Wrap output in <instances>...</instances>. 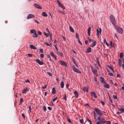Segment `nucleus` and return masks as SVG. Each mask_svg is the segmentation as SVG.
Returning <instances> with one entry per match:
<instances>
[{"instance_id": "nucleus-1", "label": "nucleus", "mask_w": 124, "mask_h": 124, "mask_svg": "<svg viewBox=\"0 0 124 124\" xmlns=\"http://www.w3.org/2000/svg\"><path fill=\"white\" fill-rule=\"evenodd\" d=\"M97 119L101 124H103L105 123L106 124H108V121H105L104 119L103 118H101L100 116H98Z\"/></svg>"}, {"instance_id": "nucleus-2", "label": "nucleus", "mask_w": 124, "mask_h": 124, "mask_svg": "<svg viewBox=\"0 0 124 124\" xmlns=\"http://www.w3.org/2000/svg\"><path fill=\"white\" fill-rule=\"evenodd\" d=\"M109 18L111 22L112 23V24L114 26L115 25L116 23L115 18L114 16L112 15H110V16Z\"/></svg>"}, {"instance_id": "nucleus-3", "label": "nucleus", "mask_w": 124, "mask_h": 124, "mask_svg": "<svg viewBox=\"0 0 124 124\" xmlns=\"http://www.w3.org/2000/svg\"><path fill=\"white\" fill-rule=\"evenodd\" d=\"M114 26L119 33L121 34L123 33V31L122 28L116 25H115Z\"/></svg>"}, {"instance_id": "nucleus-4", "label": "nucleus", "mask_w": 124, "mask_h": 124, "mask_svg": "<svg viewBox=\"0 0 124 124\" xmlns=\"http://www.w3.org/2000/svg\"><path fill=\"white\" fill-rule=\"evenodd\" d=\"M94 110L98 115L100 116L102 115V112L99 109L95 108Z\"/></svg>"}, {"instance_id": "nucleus-5", "label": "nucleus", "mask_w": 124, "mask_h": 124, "mask_svg": "<svg viewBox=\"0 0 124 124\" xmlns=\"http://www.w3.org/2000/svg\"><path fill=\"white\" fill-rule=\"evenodd\" d=\"M72 69L74 71L77 73H81V72L78 69L76 68L74 65L72 66Z\"/></svg>"}, {"instance_id": "nucleus-6", "label": "nucleus", "mask_w": 124, "mask_h": 124, "mask_svg": "<svg viewBox=\"0 0 124 124\" xmlns=\"http://www.w3.org/2000/svg\"><path fill=\"white\" fill-rule=\"evenodd\" d=\"M97 31V36L98 37H99V36L100 34H101V28H99V29H97L96 30Z\"/></svg>"}, {"instance_id": "nucleus-7", "label": "nucleus", "mask_w": 124, "mask_h": 124, "mask_svg": "<svg viewBox=\"0 0 124 124\" xmlns=\"http://www.w3.org/2000/svg\"><path fill=\"white\" fill-rule=\"evenodd\" d=\"M57 2L58 3V6L62 8L63 9H65V7L59 1L57 0Z\"/></svg>"}, {"instance_id": "nucleus-8", "label": "nucleus", "mask_w": 124, "mask_h": 124, "mask_svg": "<svg viewBox=\"0 0 124 124\" xmlns=\"http://www.w3.org/2000/svg\"><path fill=\"white\" fill-rule=\"evenodd\" d=\"M35 16L34 15L32 14H29L27 17V19H29L30 18H33Z\"/></svg>"}, {"instance_id": "nucleus-9", "label": "nucleus", "mask_w": 124, "mask_h": 124, "mask_svg": "<svg viewBox=\"0 0 124 124\" xmlns=\"http://www.w3.org/2000/svg\"><path fill=\"white\" fill-rule=\"evenodd\" d=\"M60 63L62 65H64L66 67L67 66V64L64 61H63L61 60L60 61Z\"/></svg>"}, {"instance_id": "nucleus-10", "label": "nucleus", "mask_w": 124, "mask_h": 124, "mask_svg": "<svg viewBox=\"0 0 124 124\" xmlns=\"http://www.w3.org/2000/svg\"><path fill=\"white\" fill-rule=\"evenodd\" d=\"M33 5L36 8L38 9H42V7L41 6L35 3Z\"/></svg>"}, {"instance_id": "nucleus-11", "label": "nucleus", "mask_w": 124, "mask_h": 124, "mask_svg": "<svg viewBox=\"0 0 124 124\" xmlns=\"http://www.w3.org/2000/svg\"><path fill=\"white\" fill-rule=\"evenodd\" d=\"M36 62H37L40 65H42L43 64V61H41L39 59L36 60Z\"/></svg>"}, {"instance_id": "nucleus-12", "label": "nucleus", "mask_w": 124, "mask_h": 124, "mask_svg": "<svg viewBox=\"0 0 124 124\" xmlns=\"http://www.w3.org/2000/svg\"><path fill=\"white\" fill-rule=\"evenodd\" d=\"M28 91V89L27 87H26L22 91V92L23 93H25L27 91Z\"/></svg>"}, {"instance_id": "nucleus-13", "label": "nucleus", "mask_w": 124, "mask_h": 124, "mask_svg": "<svg viewBox=\"0 0 124 124\" xmlns=\"http://www.w3.org/2000/svg\"><path fill=\"white\" fill-rule=\"evenodd\" d=\"M74 94L76 98H78V93L76 91H74Z\"/></svg>"}, {"instance_id": "nucleus-14", "label": "nucleus", "mask_w": 124, "mask_h": 124, "mask_svg": "<svg viewBox=\"0 0 124 124\" xmlns=\"http://www.w3.org/2000/svg\"><path fill=\"white\" fill-rule=\"evenodd\" d=\"M91 29V28L90 27H89L87 29V33H88V35L89 36H90Z\"/></svg>"}, {"instance_id": "nucleus-15", "label": "nucleus", "mask_w": 124, "mask_h": 124, "mask_svg": "<svg viewBox=\"0 0 124 124\" xmlns=\"http://www.w3.org/2000/svg\"><path fill=\"white\" fill-rule=\"evenodd\" d=\"M100 79L101 81V82L102 83L104 84V83H105V81L104 80V78L102 77L101 76V77Z\"/></svg>"}, {"instance_id": "nucleus-16", "label": "nucleus", "mask_w": 124, "mask_h": 124, "mask_svg": "<svg viewBox=\"0 0 124 124\" xmlns=\"http://www.w3.org/2000/svg\"><path fill=\"white\" fill-rule=\"evenodd\" d=\"M91 48L90 47H88L87 49L86 52L89 53L91 52Z\"/></svg>"}, {"instance_id": "nucleus-17", "label": "nucleus", "mask_w": 124, "mask_h": 124, "mask_svg": "<svg viewBox=\"0 0 124 124\" xmlns=\"http://www.w3.org/2000/svg\"><path fill=\"white\" fill-rule=\"evenodd\" d=\"M96 44V42L95 41H94L93 42V44L91 45V46L93 47L95 46Z\"/></svg>"}, {"instance_id": "nucleus-18", "label": "nucleus", "mask_w": 124, "mask_h": 124, "mask_svg": "<svg viewBox=\"0 0 124 124\" xmlns=\"http://www.w3.org/2000/svg\"><path fill=\"white\" fill-rule=\"evenodd\" d=\"M91 94L92 96H94V98H97V96H96L95 92H92L91 93Z\"/></svg>"}, {"instance_id": "nucleus-19", "label": "nucleus", "mask_w": 124, "mask_h": 124, "mask_svg": "<svg viewBox=\"0 0 124 124\" xmlns=\"http://www.w3.org/2000/svg\"><path fill=\"white\" fill-rule=\"evenodd\" d=\"M32 37L33 38H37L38 37V35L36 32L32 34Z\"/></svg>"}, {"instance_id": "nucleus-20", "label": "nucleus", "mask_w": 124, "mask_h": 124, "mask_svg": "<svg viewBox=\"0 0 124 124\" xmlns=\"http://www.w3.org/2000/svg\"><path fill=\"white\" fill-rule=\"evenodd\" d=\"M92 71L93 73L95 75L96 74L97 72V70H95L93 69V68H92Z\"/></svg>"}, {"instance_id": "nucleus-21", "label": "nucleus", "mask_w": 124, "mask_h": 124, "mask_svg": "<svg viewBox=\"0 0 124 124\" xmlns=\"http://www.w3.org/2000/svg\"><path fill=\"white\" fill-rule=\"evenodd\" d=\"M69 28L71 32H72L73 33L74 32V30L73 28L71 26H70Z\"/></svg>"}, {"instance_id": "nucleus-22", "label": "nucleus", "mask_w": 124, "mask_h": 124, "mask_svg": "<svg viewBox=\"0 0 124 124\" xmlns=\"http://www.w3.org/2000/svg\"><path fill=\"white\" fill-rule=\"evenodd\" d=\"M118 109L119 111H121L120 112L121 113L124 112V108H118Z\"/></svg>"}, {"instance_id": "nucleus-23", "label": "nucleus", "mask_w": 124, "mask_h": 124, "mask_svg": "<svg viewBox=\"0 0 124 124\" xmlns=\"http://www.w3.org/2000/svg\"><path fill=\"white\" fill-rule=\"evenodd\" d=\"M42 15L43 16L45 17L47 16V15L45 12H42Z\"/></svg>"}, {"instance_id": "nucleus-24", "label": "nucleus", "mask_w": 124, "mask_h": 124, "mask_svg": "<svg viewBox=\"0 0 124 124\" xmlns=\"http://www.w3.org/2000/svg\"><path fill=\"white\" fill-rule=\"evenodd\" d=\"M83 90L84 92H88V89L86 87H84L83 88Z\"/></svg>"}, {"instance_id": "nucleus-25", "label": "nucleus", "mask_w": 124, "mask_h": 124, "mask_svg": "<svg viewBox=\"0 0 124 124\" xmlns=\"http://www.w3.org/2000/svg\"><path fill=\"white\" fill-rule=\"evenodd\" d=\"M52 93L53 94H55L56 93V90L54 88H53L52 89Z\"/></svg>"}, {"instance_id": "nucleus-26", "label": "nucleus", "mask_w": 124, "mask_h": 124, "mask_svg": "<svg viewBox=\"0 0 124 124\" xmlns=\"http://www.w3.org/2000/svg\"><path fill=\"white\" fill-rule=\"evenodd\" d=\"M64 85L63 82V81H62L60 84V86L62 88H63L64 87Z\"/></svg>"}, {"instance_id": "nucleus-27", "label": "nucleus", "mask_w": 124, "mask_h": 124, "mask_svg": "<svg viewBox=\"0 0 124 124\" xmlns=\"http://www.w3.org/2000/svg\"><path fill=\"white\" fill-rule=\"evenodd\" d=\"M103 42L104 44L108 46V44L105 39H104Z\"/></svg>"}, {"instance_id": "nucleus-28", "label": "nucleus", "mask_w": 124, "mask_h": 124, "mask_svg": "<svg viewBox=\"0 0 124 124\" xmlns=\"http://www.w3.org/2000/svg\"><path fill=\"white\" fill-rule=\"evenodd\" d=\"M30 47L31 48L33 49H36L35 46L32 45H30Z\"/></svg>"}, {"instance_id": "nucleus-29", "label": "nucleus", "mask_w": 124, "mask_h": 124, "mask_svg": "<svg viewBox=\"0 0 124 124\" xmlns=\"http://www.w3.org/2000/svg\"><path fill=\"white\" fill-rule=\"evenodd\" d=\"M57 54L61 56V57H62V56L63 55V54L62 53H60L58 51H57Z\"/></svg>"}, {"instance_id": "nucleus-30", "label": "nucleus", "mask_w": 124, "mask_h": 124, "mask_svg": "<svg viewBox=\"0 0 124 124\" xmlns=\"http://www.w3.org/2000/svg\"><path fill=\"white\" fill-rule=\"evenodd\" d=\"M30 32L32 33H34L36 32V31L34 29L31 30L30 31Z\"/></svg>"}, {"instance_id": "nucleus-31", "label": "nucleus", "mask_w": 124, "mask_h": 124, "mask_svg": "<svg viewBox=\"0 0 124 124\" xmlns=\"http://www.w3.org/2000/svg\"><path fill=\"white\" fill-rule=\"evenodd\" d=\"M110 46L111 47H114V43L113 44V42L112 41H110Z\"/></svg>"}, {"instance_id": "nucleus-32", "label": "nucleus", "mask_w": 124, "mask_h": 124, "mask_svg": "<svg viewBox=\"0 0 124 124\" xmlns=\"http://www.w3.org/2000/svg\"><path fill=\"white\" fill-rule=\"evenodd\" d=\"M104 86L106 88H108V84H105Z\"/></svg>"}, {"instance_id": "nucleus-33", "label": "nucleus", "mask_w": 124, "mask_h": 124, "mask_svg": "<svg viewBox=\"0 0 124 124\" xmlns=\"http://www.w3.org/2000/svg\"><path fill=\"white\" fill-rule=\"evenodd\" d=\"M109 68H110L111 70L112 71V72L113 73H115L114 71V69L112 67L109 66Z\"/></svg>"}, {"instance_id": "nucleus-34", "label": "nucleus", "mask_w": 124, "mask_h": 124, "mask_svg": "<svg viewBox=\"0 0 124 124\" xmlns=\"http://www.w3.org/2000/svg\"><path fill=\"white\" fill-rule=\"evenodd\" d=\"M50 54L51 56L53 57H54L55 56L54 54L52 52H51Z\"/></svg>"}, {"instance_id": "nucleus-35", "label": "nucleus", "mask_w": 124, "mask_h": 124, "mask_svg": "<svg viewBox=\"0 0 124 124\" xmlns=\"http://www.w3.org/2000/svg\"><path fill=\"white\" fill-rule=\"evenodd\" d=\"M123 57V53H121L120 54V58H122Z\"/></svg>"}, {"instance_id": "nucleus-36", "label": "nucleus", "mask_w": 124, "mask_h": 124, "mask_svg": "<svg viewBox=\"0 0 124 124\" xmlns=\"http://www.w3.org/2000/svg\"><path fill=\"white\" fill-rule=\"evenodd\" d=\"M73 60V63L75 64L77 66H78V65L77 64V63L76 62V61H75V60L74 59H73V60Z\"/></svg>"}, {"instance_id": "nucleus-37", "label": "nucleus", "mask_w": 124, "mask_h": 124, "mask_svg": "<svg viewBox=\"0 0 124 124\" xmlns=\"http://www.w3.org/2000/svg\"><path fill=\"white\" fill-rule=\"evenodd\" d=\"M47 57L48 58H49V60L51 62H53V61L51 59V58L50 56V55H47Z\"/></svg>"}, {"instance_id": "nucleus-38", "label": "nucleus", "mask_w": 124, "mask_h": 124, "mask_svg": "<svg viewBox=\"0 0 124 124\" xmlns=\"http://www.w3.org/2000/svg\"><path fill=\"white\" fill-rule=\"evenodd\" d=\"M118 60V64H122V60L121 59H119Z\"/></svg>"}, {"instance_id": "nucleus-39", "label": "nucleus", "mask_w": 124, "mask_h": 124, "mask_svg": "<svg viewBox=\"0 0 124 124\" xmlns=\"http://www.w3.org/2000/svg\"><path fill=\"white\" fill-rule=\"evenodd\" d=\"M43 109L44 111H46V107L45 106H43Z\"/></svg>"}, {"instance_id": "nucleus-40", "label": "nucleus", "mask_w": 124, "mask_h": 124, "mask_svg": "<svg viewBox=\"0 0 124 124\" xmlns=\"http://www.w3.org/2000/svg\"><path fill=\"white\" fill-rule=\"evenodd\" d=\"M113 98L115 99H117V96L116 95H113Z\"/></svg>"}, {"instance_id": "nucleus-41", "label": "nucleus", "mask_w": 124, "mask_h": 124, "mask_svg": "<svg viewBox=\"0 0 124 124\" xmlns=\"http://www.w3.org/2000/svg\"><path fill=\"white\" fill-rule=\"evenodd\" d=\"M47 86V85H46L44 86H42V88L43 89H44L46 88Z\"/></svg>"}, {"instance_id": "nucleus-42", "label": "nucleus", "mask_w": 124, "mask_h": 124, "mask_svg": "<svg viewBox=\"0 0 124 124\" xmlns=\"http://www.w3.org/2000/svg\"><path fill=\"white\" fill-rule=\"evenodd\" d=\"M57 97H55L53 99V102L55 101L57 99Z\"/></svg>"}, {"instance_id": "nucleus-43", "label": "nucleus", "mask_w": 124, "mask_h": 124, "mask_svg": "<svg viewBox=\"0 0 124 124\" xmlns=\"http://www.w3.org/2000/svg\"><path fill=\"white\" fill-rule=\"evenodd\" d=\"M109 75L112 76H113V74L112 73H109Z\"/></svg>"}, {"instance_id": "nucleus-44", "label": "nucleus", "mask_w": 124, "mask_h": 124, "mask_svg": "<svg viewBox=\"0 0 124 124\" xmlns=\"http://www.w3.org/2000/svg\"><path fill=\"white\" fill-rule=\"evenodd\" d=\"M31 106H30L29 107V111H30V112H31Z\"/></svg>"}, {"instance_id": "nucleus-45", "label": "nucleus", "mask_w": 124, "mask_h": 124, "mask_svg": "<svg viewBox=\"0 0 124 124\" xmlns=\"http://www.w3.org/2000/svg\"><path fill=\"white\" fill-rule=\"evenodd\" d=\"M80 123L82 124L83 123V119L80 120Z\"/></svg>"}, {"instance_id": "nucleus-46", "label": "nucleus", "mask_w": 124, "mask_h": 124, "mask_svg": "<svg viewBox=\"0 0 124 124\" xmlns=\"http://www.w3.org/2000/svg\"><path fill=\"white\" fill-rule=\"evenodd\" d=\"M44 33L47 37L49 36V35L48 34L46 33L45 32Z\"/></svg>"}, {"instance_id": "nucleus-47", "label": "nucleus", "mask_w": 124, "mask_h": 124, "mask_svg": "<svg viewBox=\"0 0 124 124\" xmlns=\"http://www.w3.org/2000/svg\"><path fill=\"white\" fill-rule=\"evenodd\" d=\"M22 116L23 117V118L25 119V116L24 114L23 113H22Z\"/></svg>"}, {"instance_id": "nucleus-48", "label": "nucleus", "mask_w": 124, "mask_h": 124, "mask_svg": "<svg viewBox=\"0 0 124 124\" xmlns=\"http://www.w3.org/2000/svg\"><path fill=\"white\" fill-rule=\"evenodd\" d=\"M62 99H65V101H66L67 100V97L65 95H64V97H63Z\"/></svg>"}, {"instance_id": "nucleus-49", "label": "nucleus", "mask_w": 124, "mask_h": 124, "mask_svg": "<svg viewBox=\"0 0 124 124\" xmlns=\"http://www.w3.org/2000/svg\"><path fill=\"white\" fill-rule=\"evenodd\" d=\"M47 74H48L50 76H51L52 75L51 73L50 72H47Z\"/></svg>"}, {"instance_id": "nucleus-50", "label": "nucleus", "mask_w": 124, "mask_h": 124, "mask_svg": "<svg viewBox=\"0 0 124 124\" xmlns=\"http://www.w3.org/2000/svg\"><path fill=\"white\" fill-rule=\"evenodd\" d=\"M45 44L47 46H51V45H50L49 44L45 42Z\"/></svg>"}, {"instance_id": "nucleus-51", "label": "nucleus", "mask_w": 124, "mask_h": 124, "mask_svg": "<svg viewBox=\"0 0 124 124\" xmlns=\"http://www.w3.org/2000/svg\"><path fill=\"white\" fill-rule=\"evenodd\" d=\"M38 34L39 35H41V34H42V33L40 31H38Z\"/></svg>"}, {"instance_id": "nucleus-52", "label": "nucleus", "mask_w": 124, "mask_h": 124, "mask_svg": "<svg viewBox=\"0 0 124 124\" xmlns=\"http://www.w3.org/2000/svg\"><path fill=\"white\" fill-rule=\"evenodd\" d=\"M27 55L30 57H32V55L31 54H28Z\"/></svg>"}, {"instance_id": "nucleus-53", "label": "nucleus", "mask_w": 124, "mask_h": 124, "mask_svg": "<svg viewBox=\"0 0 124 124\" xmlns=\"http://www.w3.org/2000/svg\"><path fill=\"white\" fill-rule=\"evenodd\" d=\"M101 104H102L103 105H104L105 104L104 102L103 101H101Z\"/></svg>"}, {"instance_id": "nucleus-54", "label": "nucleus", "mask_w": 124, "mask_h": 124, "mask_svg": "<svg viewBox=\"0 0 124 124\" xmlns=\"http://www.w3.org/2000/svg\"><path fill=\"white\" fill-rule=\"evenodd\" d=\"M67 121L69 123H71V120H70V119L69 118L68 119H67Z\"/></svg>"}, {"instance_id": "nucleus-55", "label": "nucleus", "mask_w": 124, "mask_h": 124, "mask_svg": "<svg viewBox=\"0 0 124 124\" xmlns=\"http://www.w3.org/2000/svg\"><path fill=\"white\" fill-rule=\"evenodd\" d=\"M23 101V99L22 98H21L20 99V102H22Z\"/></svg>"}, {"instance_id": "nucleus-56", "label": "nucleus", "mask_w": 124, "mask_h": 124, "mask_svg": "<svg viewBox=\"0 0 124 124\" xmlns=\"http://www.w3.org/2000/svg\"><path fill=\"white\" fill-rule=\"evenodd\" d=\"M109 99L111 103H113V101L110 98V97L109 96Z\"/></svg>"}, {"instance_id": "nucleus-57", "label": "nucleus", "mask_w": 124, "mask_h": 124, "mask_svg": "<svg viewBox=\"0 0 124 124\" xmlns=\"http://www.w3.org/2000/svg\"><path fill=\"white\" fill-rule=\"evenodd\" d=\"M120 76L119 74H117L116 75V77H117L120 78Z\"/></svg>"}, {"instance_id": "nucleus-58", "label": "nucleus", "mask_w": 124, "mask_h": 124, "mask_svg": "<svg viewBox=\"0 0 124 124\" xmlns=\"http://www.w3.org/2000/svg\"><path fill=\"white\" fill-rule=\"evenodd\" d=\"M40 51L41 53H43V50L42 49H40Z\"/></svg>"}, {"instance_id": "nucleus-59", "label": "nucleus", "mask_w": 124, "mask_h": 124, "mask_svg": "<svg viewBox=\"0 0 124 124\" xmlns=\"http://www.w3.org/2000/svg\"><path fill=\"white\" fill-rule=\"evenodd\" d=\"M40 56L41 58H43L44 56V55L43 54H41L40 55Z\"/></svg>"}, {"instance_id": "nucleus-60", "label": "nucleus", "mask_w": 124, "mask_h": 124, "mask_svg": "<svg viewBox=\"0 0 124 124\" xmlns=\"http://www.w3.org/2000/svg\"><path fill=\"white\" fill-rule=\"evenodd\" d=\"M47 108L48 109L51 110L52 109V108H51L50 107H47Z\"/></svg>"}, {"instance_id": "nucleus-61", "label": "nucleus", "mask_w": 124, "mask_h": 124, "mask_svg": "<svg viewBox=\"0 0 124 124\" xmlns=\"http://www.w3.org/2000/svg\"><path fill=\"white\" fill-rule=\"evenodd\" d=\"M25 81L26 82H28L29 83L30 82L29 80L28 79H27V80H25Z\"/></svg>"}, {"instance_id": "nucleus-62", "label": "nucleus", "mask_w": 124, "mask_h": 124, "mask_svg": "<svg viewBox=\"0 0 124 124\" xmlns=\"http://www.w3.org/2000/svg\"><path fill=\"white\" fill-rule=\"evenodd\" d=\"M121 89L123 91H124V86H122L121 87Z\"/></svg>"}, {"instance_id": "nucleus-63", "label": "nucleus", "mask_w": 124, "mask_h": 124, "mask_svg": "<svg viewBox=\"0 0 124 124\" xmlns=\"http://www.w3.org/2000/svg\"><path fill=\"white\" fill-rule=\"evenodd\" d=\"M121 113L120 112H116V114H121Z\"/></svg>"}, {"instance_id": "nucleus-64", "label": "nucleus", "mask_w": 124, "mask_h": 124, "mask_svg": "<svg viewBox=\"0 0 124 124\" xmlns=\"http://www.w3.org/2000/svg\"><path fill=\"white\" fill-rule=\"evenodd\" d=\"M85 44H87V43H88V41H87V40H85Z\"/></svg>"}]
</instances>
